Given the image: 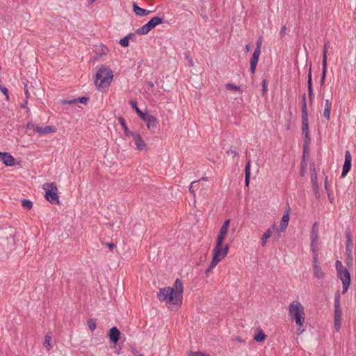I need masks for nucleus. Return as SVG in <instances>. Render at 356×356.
Returning a JSON list of instances; mask_svg holds the SVG:
<instances>
[{
	"mask_svg": "<svg viewBox=\"0 0 356 356\" xmlns=\"http://www.w3.org/2000/svg\"><path fill=\"white\" fill-rule=\"evenodd\" d=\"M227 154L228 155H233L234 156L238 155V153L235 150H234L232 149H230L227 150Z\"/></svg>",
	"mask_w": 356,
	"mask_h": 356,
	"instance_id": "53",
	"label": "nucleus"
},
{
	"mask_svg": "<svg viewBox=\"0 0 356 356\" xmlns=\"http://www.w3.org/2000/svg\"><path fill=\"white\" fill-rule=\"evenodd\" d=\"M286 26H282V27L281 28V30H280V36H281V38H282L285 34H286Z\"/></svg>",
	"mask_w": 356,
	"mask_h": 356,
	"instance_id": "49",
	"label": "nucleus"
},
{
	"mask_svg": "<svg viewBox=\"0 0 356 356\" xmlns=\"http://www.w3.org/2000/svg\"><path fill=\"white\" fill-rule=\"evenodd\" d=\"M132 138L138 150H143L146 148L147 145L138 133L136 132L133 134Z\"/></svg>",
	"mask_w": 356,
	"mask_h": 356,
	"instance_id": "15",
	"label": "nucleus"
},
{
	"mask_svg": "<svg viewBox=\"0 0 356 356\" xmlns=\"http://www.w3.org/2000/svg\"><path fill=\"white\" fill-rule=\"evenodd\" d=\"M163 22V19L160 17H152L147 23L138 29L136 33L139 35H146L157 25Z\"/></svg>",
	"mask_w": 356,
	"mask_h": 356,
	"instance_id": "8",
	"label": "nucleus"
},
{
	"mask_svg": "<svg viewBox=\"0 0 356 356\" xmlns=\"http://www.w3.org/2000/svg\"><path fill=\"white\" fill-rule=\"evenodd\" d=\"M44 346L47 349L49 350L51 348V337L49 334H47L44 337Z\"/></svg>",
	"mask_w": 356,
	"mask_h": 356,
	"instance_id": "33",
	"label": "nucleus"
},
{
	"mask_svg": "<svg viewBox=\"0 0 356 356\" xmlns=\"http://www.w3.org/2000/svg\"><path fill=\"white\" fill-rule=\"evenodd\" d=\"M309 147H307V152H306L305 153V147H303V154H302V161H301V163H300L301 168H307V163L306 161V156H307L309 155Z\"/></svg>",
	"mask_w": 356,
	"mask_h": 356,
	"instance_id": "30",
	"label": "nucleus"
},
{
	"mask_svg": "<svg viewBox=\"0 0 356 356\" xmlns=\"http://www.w3.org/2000/svg\"><path fill=\"white\" fill-rule=\"evenodd\" d=\"M352 262H353L352 255H347L346 264L348 266H350V265H352Z\"/></svg>",
	"mask_w": 356,
	"mask_h": 356,
	"instance_id": "52",
	"label": "nucleus"
},
{
	"mask_svg": "<svg viewBox=\"0 0 356 356\" xmlns=\"http://www.w3.org/2000/svg\"><path fill=\"white\" fill-rule=\"evenodd\" d=\"M346 238L348 240L351 239V232L349 229L346 231Z\"/></svg>",
	"mask_w": 356,
	"mask_h": 356,
	"instance_id": "54",
	"label": "nucleus"
},
{
	"mask_svg": "<svg viewBox=\"0 0 356 356\" xmlns=\"http://www.w3.org/2000/svg\"><path fill=\"white\" fill-rule=\"evenodd\" d=\"M88 325L89 328H90V330L93 331L96 328V326H97L95 320L90 319L88 321Z\"/></svg>",
	"mask_w": 356,
	"mask_h": 356,
	"instance_id": "38",
	"label": "nucleus"
},
{
	"mask_svg": "<svg viewBox=\"0 0 356 356\" xmlns=\"http://www.w3.org/2000/svg\"><path fill=\"white\" fill-rule=\"evenodd\" d=\"M311 181H312V185L318 184L317 173H312Z\"/></svg>",
	"mask_w": 356,
	"mask_h": 356,
	"instance_id": "43",
	"label": "nucleus"
},
{
	"mask_svg": "<svg viewBox=\"0 0 356 356\" xmlns=\"http://www.w3.org/2000/svg\"><path fill=\"white\" fill-rule=\"evenodd\" d=\"M306 168H300V176L303 177L305 173Z\"/></svg>",
	"mask_w": 356,
	"mask_h": 356,
	"instance_id": "60",
	"label": "nucleus"
},
{
	"mask_svg": "<svg viewBox=\"0 0 356 356\" xmlns=\"http://www.w3.org/2000/svg\"><path fill=\"white\" fill-rule=\"evenodd\" d=\"M118 121L120 122V124L122 125V127L124 129L125 136L127 137H130V136L132 137L133 134H134L136 132H131L129 130V129L127 126L125 120L122 117H120L118 118Z\"/></svg>",
	"mask_w": 356,
	"mask_h": 356,
	"instance_id": "23",
	"label": "nucleus"
},
{
	"mask_svg": "<svg viewBox=\"0 0 356 356\" xmlns=\"http://www.w3.org/2000/svg\"><path fill=\"white\" fill-rule=\"evenodd\" d=\"M56 131L54 126L48 125L44 127H40L33 122H29L26 125V133L31 135L33 132H37L40 135H43L49 133H54Z\"/></svg>",
	"mask_w": 356,
	"mask_h": 356,
	"instance_id": "7",
	"label": "nucleus"
},
{
	"mask_svg": "<svg viewBox=\"0 0 356 356\" xmlns=\"http://www.w3.org/2000/svg\"><path fill=\"white\" fill-rule=\"evenodd\" d=\"M337 276L342 282L343 291L342 293L347 292L350 284V274L347 269H343L337 272Z\"/></svg>",
	"mask_w": 356,
	"mask_h": 356,
	"instance_id": "11",
	"label": "nucleus"
},
{
	"mask_svg": "<svg viewBox=\"0 0 356 356\" xmlns=\"http://www.w3.org/2000/svg\"><path fill=\"white\" fill-rule=\"evenodd\" d=\"M133 353L136 356H143L142 354L139 353L136 350H134Z\"/></svg>",
	"mask_w": 356,
	"mask_h": 356,
	"instance_id": "64",
	"label": "nucleus"
},
{
	"mask_svg": "<svg viewBox=\"0 0 356 356\" xmlns=\"http://www.w3.org/2000/svg\"><path fill=\"white\" fill-rule=\"evenodd\" d=\"M0 160L7 166H13L15 164L14 158L6 152H0Z\"/></svg>",
	"mask_w": 356,
	"mask_h": 356,
	"instance_id": "17",
	"label": "nucleus"
},
{
	"mask_svg": "<svg viewBox=\"0 0 356 356\" xmlns=\"http://www.w3.org/2000/svg\"><path fill=\"white\" fill-rule=\"evenodd\" d=\"M260 54L261 53H258V52H256V51H254L253 52V54H252V56L250 59V72L252 74H254L255 72V70H256V67H257V63H258V60H259V56H260Z\"/></svg>",
	"mask_w": 356,
	"mask_h": 356,
	"instance_id": "19",
	"label": "nucleus"
},
{
	"mask_svg": "<svg viewBox=\"0 0 356 356\" xmlns=\"http://www.w3.org/2000/svg\"><path fill=\"white\" fill-rule=\"evenodd\" d=\"M113 72L108 67L102 66L97 72L94 83L99 90L102 91L104 88H108L113 79Z\"/></svg>",
	"mask_w": 356,
	"mask_h": 356,
	"instance_id": "3",
	"label": "nucleus"
},
{
	"mask_svg": "<svg viewBox=\"0 0 356 356\" xmlns=\"http://www.w3.org/2000/svg\"><path fill=\"white\" fill-rule=\"evenodd\" d=\"M302 134L304 136L303 147L305 153L307 152V147H309L311 138L309 129L308 116H302Z\"/></svg>",
	"mask_w": 356,
	"mask_h": 356,
	"instance_id": "10",
	"label": "nucleus"
},
{
	"mask_svg": "<svg viewBox=\"0 0 356 356\" xmlns=\"http://www.w3.org/2000/svg\"><path fill=\"white\" fill-rule=\"evenodd\" d=\"M191 356H211V355L202 353L201 352H197V353L191 352Z\"/></svg>",
	"mask_w": 356,
	"mask_h": 356,
	"instance_id": "48",
	"label": "nucleus"
},
{
	"mask_svg": "<svg viewBox=\"0 0 356 356\" xmlns=\"http://www.w3.org/2000/svg\"><path fill=\"white\" fill-rule=\"evenodd\" d=\"M289 221V207L285 211V213L283 215L282 218V220L280 225V229L281 232H284L287 227L288 223Z\"/></svg>",
	"mask_w": 356,
	"mask_h": 356,
	"instance_id": "20",
	"label": "nucleus"
},
{
	"mask_svg": "<svg viewBox=\"0 0 356 356\" xmlns=\"http://www.w3.org/2000/svg\"><path fill=\"white\" fill-rule=\"evenodd\" d=\"M267 336L265 334L261 329H258V333L254 337V340L257 342H263L266 339Z\"/></svg>",
	"mask_w": 356,
	"mask_h": 356,
	"instance_id": "28",
	"label": "nucleus"
},
{
	"mask_svg": "<svg viewBox=\"0 0 356 356\" xmlns=\"http://www.w3.org/2000/svg\"><path fill=\"white\" fill-rule=\"evenodd\" d=\"M313 189L316 195V199L320 198V192H319V188L318 184L313 185Z\"/></svg>",
	"mask_w": 356,
	"mask_h": 356,
	"instance_id": "42",
	"label": "nucleus"
},
{
	"mask_svg": "<svg viewBox=\"0 0 356 356\" xmlns=\"http://www.w3.org/2000/svg\"><path fill=\"white\" fill-rule=\"evenodd\" d=\"M127 38H128V40H134L136 38V35L134 33H129L127 35H126Z\"/></svg>",
	"mask_w": 356,
	"mask_h": 356,
	"instance_id": "58",
	"label": "nucleus"
},
{
	"mask_svg": "<svg viewBox=\"0 0 356 356\" xmlns=\"http://www.w3.org/2000/svg\"><path fill=\"white\" fill-rule=\"evenodd\" d=\"M0 90L2 92V93L6 96V99H8V89L2 86H0Z\"/></svg>",
	"mask_w": 356,
	"mask_h": 356,
	"instance_id": "44",
	"label": "nucleus"
},
{
	"mask_svg": "<svg viewBox=\"0 0 356 356\" xmlns=\"http://www.w3.org/2000/svg\"><path fill=\"white\" fill-rule=\"evenodd\" d=\"M120 331L116 327H111L108 332L110 341L116 344L120 339Z\"/></svg>",
	"mask_w": 356,
	"mask_h": 356,
	"instance_id": "16",
	"label": "nucleus"
},
{
	"mask_svg": "<svg viewBox=\"0 0 356 356\" xmlns=\"http://www.w3.org/2000/svg\"><path fill=\"white\" fill-rule=\"evenodd\" d=\"M275 229V225H272L270 228H268L266 232H264L261 237V245L264 247L266 245L268 238H269Z\"/></svg>",
	"mask_w": 356,
	"mask_h": 356,
	"instance_id": "22",
	"label": "nucleus"
},
{
	"mask_svg": "<svg viewBox=\"0 0 356 356\" xmlns=\"http://www.w3.org/2000/svg\"><path fill=\"white\" fill-rule=\"evenodd\" d=\"M119 44L122 47H128L129 44L128 38H127V36H125L123 38L120 39V41H119Z\"/></svg>",
	"mask_w": 356,
	"mask_h": 356,
	"instance_id": "36",
	"label": "nucleus"
},
{
	"mask_svg": "<svg viewBox=\"0 0 356 356\" xmlns=\"http://www.w3.org/2000/svg\"><path fill=\"white\" fill-rule=\"evenodd\" d=\"M330 46V42L327 41L324 44L323 51V59H322V65H324V63L325 65H327V49Z\"/></svg>",
	"mask_w": 356,
	"mask_h": 356,
	"instance_id": "31",
	"label": "nucleus"
},
{
	"mask_svg": "<svg viewBox=\"0 0 356 356\" xmlns=\"http://www.w3.org/2000/svg\"><path fill=\"white\" fill-rule=\"evenodd\" d=\"M229 222H230L229 220H225L224 222L223 225H222V227H220L219 234L217 237L216 246L222 248V245L223 241L227 235V233L228 231V227L229 225Z\"/></svg>",
	"mask_w": 356,
	"mask_h": 356,
	"instance_id": "12",
	"label": "nucleus"
},
{
	"mask_svg": "<svg viewBox=\"0 0 356 356\" xmlns=\"http://www.w3.org/2000/svg\"><path fill=\"white\" fill-rule=\"evenodd\" d=\"M61 104L63 105H65V104H76V102H73V99H71V100H62L61 101Z\"/></svg>",
	"mask_w": 356,
	"mask_h": 356,
	"instance_id": "50",
	"label": "nucleus"
},
{
	"mask_svg": "<svg viewBox=\"0 0 356 356\" xmlns=\"http://www.w3.org/2000/svg\"><path fill=\"white\" fill-rule=\"evenodd\" d=\"M228 252V244H226L224 248L215 246L213 249L212 261L209 266L210 269L213 270L217 266L218 262H220L222 259H224L227 256Z\"/></svg>",
	"mask_w": 356,
	"mask_h": 356,
	"instance_id": "5",
	"label": "nucleus"
},
{
	"mask_svg": "<svg viewBox=\"0 0 356 356\" xmlns=\"http://www.w3.org/2000/svg\"><path fill=\"white\" fill-rule=\"evenodd\" d=\"M267 91L266 81L264 79L262 81V94H265Z\"/></svg>",
	"mask_w": 356,
	"mask_h": 356,
	"instance_id": "47",
	"label": "nucleus"
},
{
	"mask_svg": "<svg viewBox=\"0 0 356 356\" xmlns=\"http://www.w3.org/2000/svg\"><path fill=\"white\" fill-rule=\"evenodd\" d=\"M351 154L350 152L347 150L345 153V161L343 165V170L341 173V177H344L346 176L348 172L350 171L351 168Z\"/></svg>",
	"mask_w": 356,
	"mask_h": 356,
	"instance_id": "14",
	"label": "nucleus"
},
{
	"mask_svg": "<svg viewBox=\"0 0 356 356\" xmlns=\"http://www.w3.org/2000/svg\"><path fill=\"white\" fill-rule=\"evenodd\" d=\"M336 269H337V272L339 271V270L345 269V268L343 267L342 263L340 261H337V262H336Z\"/></svg>",
	"mask_w": 356,
	"mask_h": 356,
	"instance_id": "45",
	"label": "nucleus"
},
{
	"mask_svg": "<svg viewBox=\"0 0 356 356\" xmlns=\"http://www.w3.org/2000/svg\"><path fill=\"white\" fill-rule=\"evenodd\" d=\"M234 341H239V342H244V341L241 339V337H236L235 339H234Z\"/></svg>",
	"mask_w": 356,
	"mask_h": 356,
	"instance_id": "61",
	"label": "nucleus"
},
{
	"mask_svg": "<svg viewBox=\"0 0 356 356\" xmlns=\"http://www.w3.org/2000/svg\"><path fill=\"white\" fill-rule=\"evenodd\" d=\"M106 245L108 247L110 250H113L115 248V245L113 243H108Z\"/></svg>",
	"mask_w": 356,
	"mask_h": 356,
	"instance_id": "56",
	"label": "nucleus"
},
{
	"mask_svg": "<svg viewBox=\"0 0 356 356\" xmlns=\"http://www.w3.org/2000/svg\"><path fill=\"white\" fill-rule=\"evenodd\" d=\"M312 266H313V267H314L315 266H318V254H317V253H315V254H313Z\"/></svg>",
	"mask_w": 356,
	"mask_h": 356,
	"instance_id": "46",
	"label": "nucleus"
},
{
	"mask_svg": "<svg viewBox=\"0 0 356 356\" xmlns=\"http://www.w3.org/2000/svg\"><path fill=\"white\" fill-rule=\"evenodd\" d=\"M199 181H193L190 187H189V191L191 194H193V195L194 197H195V190H194V188L196 187V184Z\"/></svg>",
	"mask_w": 356,
	"mask_h": 356,
	"instance_id": "39",
	"label": "nucleus"
},
{
	"mask_svg": "<svg viewBox=\"0 0 356 356\" xmlns=\"http://www.w3.org/2000/svg\"><path fill=\"white\" fill-rule=\"evenodd\" d=\"M302 116H308L305 93L302 97Z\"/></svg>",
	"mask_w": 356,
	"mask_h": 356,
	"instance_id": "29",
	"label": "nucleus"
},
{
	"mask_svg": "<svg viewBox=\"0 0 356 356\" xmlns=\"http://www.w3.org/2000/svg\"><path fill=\"white\" fill-rule=\"evenodd\" d=\"M346 250L347 255H352V246H350L348 244H346Z\"/></svg>",
	"mask_w": 356,
	"mask_h": 356,
	"instance_id": "51",
	"label": "nucleus"
},
{
	"mask_svg": "<svg viewBox=\"0 0 356 356\" xmlns=\"http://www.w3.org/2000/svg\"><path fill=\"white\" fill-rule=\"evenodd\" d=\"M305 309L302 304L298 301H293L289 305V316L295 321L298 325V334L303 332L304 329H301L305 322Z\"/></svg>",
	"mask_w": 356,
	"mask_h": 356,
	"instance_id": "2",
	"label": "nucleus"
},
{
	"mask_svg": "<svg viewBox=\"0 0 356 356\" xmlns=\"http://www.w3.org/2000/svg\"><path fill=\"white\" fill-rule=\"evenodd\" d=\"M225 88L227 90H241L240 86H235L232 83H227L225 85Z\"/></svg>",
	"mask_w": 356,
	"mask_h": 356,
	"instance_id": "35",
	"label": "nucleus"
},
{
	"mask_svg": "<svg viewBox=\"0 0 356 356\" xmlns=\"http://www.w3.org/2000/svg\"><path fill=\"white\" fill-rule=\"evenodd\" d=\"M129 104L131 106V107L133 108V109L136 111V113L140 116V118L142 119V118H144V116L147 114V113H143L138 107V105H137V102L136 101H134V100H131L129 102Z\"/></svg>",
	"mask_w": 356,
	"mask_h": 356,
	"instance_id": "27",
	"label": "nucleus"
},
{
	"mask_svg": "<svg viewBox=\"0 0 356 356\" xmlns=\"http://www.w3.org/2000/svg\"><path fill=\"white\" fill-rule=\"evenodd\" d=\"M332 102L330 99H326L325 102V108L323 111V117L327 120L330 119Z\"/></svg>",
	"mask_w": 356,
	"mask_h": 356,
	"instance_id": "24",
	"label": "nucleus"
},
{
	"mask_svg": "<svg viewBox=\"0 0 356 356\" xmlns=\"http://www.w3.org/2000/svg\"><path fill=\"white\" fill-rule=\"evenodd\" d=\"M33 207V202L26 199H24V207H26L27 209H30Z\"/></svg>",
	"mask_w": 356,
	"mask_h": 356,
	"instance_id": "41",
	"label": "nucleus"
},
{
	"mask_svg": "<svg viewBox=\"0 0 356 356\" xmlns=\"http://www.w3.org/2000/svg\"><path fill=\"white\" fill-rule=\"evenodd\" d=\"M42 188L45 191V198L51 204H59L58 195V188L55 183H45L42 185Z\"/></svg>",
	"mask_w": 356,
	"mask_h": 356,
	"instance_id": "4",
	"label": "nucleus"
},
{
	"mask_svg": "<svg viewBox=\"0 0 356 356\" xmlns=\"http://www.w3.org/2000/svg\"><path fill=\"white\" fill-rule=\"evenodd\" d=\"M211 270H212V269H210V268H209V267L206 270V271H205V274H206V275H207V277H209V273H210Z\"/></svg>",
	"mask_w": 356,
	"mask_h": 356,
	"instance_id": "62",
	"label": "nucleus"
},
{
	"mask_svg": "<svg viewBox=\"0 0 356 356\" xmlns=\"http://www.w3.org/2000/svg\"><path fill=\"white\" fill-rule=\"evenodd\" d=\"M142 120L145 122L147 129L151 131L154 132L155 129L157 127L156 118L153 115L147 113L144 116V118H142Z\"/></svg>",
	"mask_w": 356,
	"mask_h": 356,
	"instance_id": "13",
	"label": "nucleus"
},
{
	"mask_svg": "<svg viewBox=\"0 0 356 356\" xmlns=\"http://www.w3.org/2000/svg\"><path fill=\"white\" fill-rule=\"evenodd\" d=\"M89 100V97H81L76 99H73V102H76V103L79 102L81 104H86Z\"/></svg>",
	"mask_w": 356,
	"mask_h": 356,
	"instance_id": "34",
	"label": "nucleus"
},
{
	"mask_svg": "<svg viewBox=\"0 0 356 356\" xmlns=\"http://www.w3.org/2000/svg\"><path fill=\"white\" fill-rule=\"evenodd\" d=\"M325 189L328 191V177H325L324 180Z\"/></svg>",
	"mask_w": 356,
	"mask_h": 356,
	"instance_id": "55",
	"label": "nucleus"
},
{
	"mask_svg": "<svg viewBox=\"0 0 356 356\" xmlns=\"http://www.w3.org/2000/svg\"><path fill=\"white\" fill-rule=\"evenodd\" d=\"M211 270H212V269H210V268H209V267L206 270V271H205V274H206V275H207V277H209V273H210Z\"/></svg>",
	"mask_w": 356,
	"mask_h": 356,
	"instance_id": "63",
	"label": "nucleus"
},
{
	"mask_svg": "<svg viewBox=\"0 0 356 356\" xmlns=\"http://www.w3.org/2000/svg\"><path fill=\"white\" fill-rule=\"evenodd\" d=\"M334 328L339 332L341 328V310L340 308V295L339 292L334 296Z\"/></svg>",
	"mask_w": 356,
	"mask_h": 356,
	"instance_id": "9",
	"label": "nucleus"
},
{
	"mask_svg": "<svg viewBox=\"0 0 356 356\" xmlns=\"http://www.w3.org/2000/svg\"><path fill=\"white\" fill-rule=\"evenodd\" d=\"M307 86H308V95L310 103L313 102L314 99L313 87H312V67L310 66L307 77Z\"/></svg>",
	"mask_w": 356,
	"mask_h": 356,
	"instance_id": "18",
	"label": "nucleus"
},
{
	"mask_svg": "<svg viewBox=\"0 0 356 356\" xmlns=\"http://www.w3.org/2000/svg\"><path fill=\"white\" fill-rule=\"evenodd\" d=\"M310 170H311V174L312 173H316L314 163H312V164L310 165Z\"/></svg>",
	"mask_w": 356,
	"mask_h": 356,
	"instance_id": "57",
	"label": "nucleus"
},
{
	"mask_svg": "<svg viewBox=\"0 0 356 356\" xmlns=\"http://www.w3.org/2000/svg\"><path fill=\"white\" fill-rule=\"evenodd\" d=\"M327 72V65L324 63V65H322V74L321 78V86H323L325 81V76Z\"/></svg>",
	"mask_w": 356,
	"mask_h": 356,
	"instance_id": "32",
	"label": "nucleus"
},
{
	"mask_svg": "<svg viewBox=\"0 0 356 356\" xmlns=\"http://www.w3.org/2000/svg\"><path fill=\"white\" fill-rule=\"evenodd\" d=\"M261 44H262V39H261V38H259L258 39V40L257 41V47L254 51L261 53Z\"/></svg>",
	"mask_w": 356,
	"mask_h": 356,
	"instance_id": "40",
	"label": "nucleus"
},
{
	"mask_svg": "<svg viewBox=\"0 0 356 356\" xmlns=\"http://www.w3.org/2000/svg\"><path fill=\"white\" fill-rule=\"evenodd\" d=\"M311 241L312 243H316L318 241V234L316 230H312L311 234Z\"/></svg>",
	"mask_w": 356,
	"mask_h": 356,
	"instance_id": "37",
	"label": "nucleus"
},
{
	"mask_svg": "<svg viewBox=\"0 0 356 356\" xmlns=\"http://www.w3.org/2000/svg\"><path fill=\"white\" fill-rule=\"evenodd\" d=\"M183 283L177 279L173 287H165L159 289L157 298L160 301H166L172 305L179 307L183 298Z\"/></svg>",
	"mask_w": 356,
	"mask_h": 356,
	"instance_id": "1",
	"label": "nucleus"
},
{
	"mask_svg": "<svg viewBox=\"0 0 356 356\" xmlns=\"http://www.w3.org/2000/svg\"><path fill=\"white\" fill-rule=\"evenodd\" d=\"M314 276L317 279H323L325 277V273L322 270L320 266H315L313 267Z\"/></svg>",
	"mask_w": 356,
	"mask_h": 356,
	"instance_id": "26",
	"label": "nucleus"
},
{
	"mask_svg": "<svg viewBox=\"0 0 356 356\" xmlns=\"http://www.w3.org/2000/svg\"><path fill=\"white\" fill-rule=\"evenodd\" d=\"M133 10L138 16H145L150 13V10L140 8L135 2L133 3Z\"/></svg>",
	"mask_w": 356,
	"mask_h": 356,
	"instance_id": "21",
	"label": "nucleus"
},
{
	"mask_svg": "<svg viewBox=\"0 0 356 356\" xmlns=\"http://www.w3.org/2000/svg\"><path fill=\"white\" fill-rule=\"evenodd\" d=\"M250 179V161H248L245 165V186H248Z\"/></svg>",
	"mask_w": 356,
	"mask_h": 356,
	"instance_id": "25",
	"label": "nucleus"
},
{
	"mask_svg": "<svg viewBox=\"0 0 356 356\" xmlns=\"http://www.w3.org/2000/svg\"><path fill=\"white\" fill-rule=\"evenodd\" d=\"M228 252V244H226L224 248L215 246L213 249L212 261L209 266L210 269L213 270L217 266L218 262H220L222 259H224L227 256Z\"/></svg>",
	"mask_w": 356,
	"mask_h": 356,
	"instance_id": "6",
	"label": "nucleus"
},
{
	"mask_svg": "<svg viewBox=\"0 0 356 356\" xmlns=\"http://www.w3.org/2000/svg\"><path fill=\"white\" fill-rule=\"evenodd\" d=\"M311 250L313 252V254L316 253V247H315V243H311Z\"/></svg>",
	"mask_w": 356,
	"mask_h": 356,
	"instance_id": "59",
	"label": "nucleus"
}]
</instances>
